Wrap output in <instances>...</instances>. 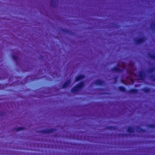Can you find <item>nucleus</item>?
<instances>
[{
  "label": "nucleus",
  "mask_w": 155,
  "mask_h": 155,
  "mask_svg": "<svg viewBox=\"0 0 155 155\" xmlns=\"http://www.w3.org/2000/svg\"><path fill=\"white\" fill-rule=\"evenodd\" d=\"M127 69L128 70L127 72L129 73L130 75L127 77V81H125L126 84H133L134 82V79L135 81H138V82H140L139 81L140 80L143 81L144 76L143 71H141L138 74H135L134 72L135 68L133 63L131 62L129 64L128 68Z\"/></svg>",
  "instance_id": "f257e3e1"
},
{
  "label": "nucleus",
  "mask_w": 155,
  "mask_h": 155,
  "mask_svg": "<svg viewBox=\"0 0 155 155\" xmlns=\"http://www.w3.org/2000/svg\"><path fill=\"white\" fill-rule=\"evenodd\" d=\"M118 68H115L113 69L114 71L116 72H119L122 71L126 68V64L125 63H122L121 64H118Z\"/></svg>",
  "instance_id": "f03ea898"
},
{
  "label": "nucleus",
  "mask_w": 155,
  "mask_h": 155,
  "mask_svg": "<svg viewBox=\"0 0 155 155\" xmlns=\"http://www.w3.org/2000/svg\"><path fill=\"white\" fill-rule=\"evenodd\" d=\"M84 84L83 82H81L78 84L77 85L74 87L71 90V91L73 93H76L77 91H79V89L83 86Z\"/></svg>",
  "instance_id": "7ed1b4c3"
},
{
  "label": "nucleus",
  "mask_w": 155,
  "mask_h": 155,
  "mask_svg": "<svg viewBox=\"0 0 155 155\" xmlns=\"http://www.w3.org/2000/svg\"><path fill=\"white\" fill-rule=\"evenodd\" d=\"M70 83V80H69L65 83L63 86V88H65Z\"/></svg>",
  "instance_id": "20e7f679"
},
{
  "label": "nucleus",
  "mask_w": 155,
  "mask_h": 155,
  "mask_svg": "<svg viewBox=\"0 0 155 155\" xmlns=\"http://www.w3.org/2000/svg\"><path fill=\"white\" fill-rule=\"evenodd\" d=\"M84 76L83 75H81L78 77L75 80V82L79 81L81 79L84 78Z\"/></svg>",
  "instance_id": "39448f33"
},
{
  "label": "nucleus",
  "mask_w": 155,
  "mask_h": 155,
  "mask_svg": "<svg viewBox=\"0 0 155 155\" xmlns=\"http://www.w3.org/2000/svg\"><path fill=\"white\" fill-rule=\"evenodd\" d=\"M103 84V82L100 80H98L95 82V84L97 85H102Z\"/></svg>",
  "instance_id": "423d86ee"
},
{
  "label": "nucleus",
  "mask_w": 155,
  "mask_h": 155,
  "mask_svg": "<svg viewBox=\"0 0 155 155\" xmlns=\"http://www.w3.org/2000/svg\"><path fill=\"white\" fill-rule=\"evenodd\" d=\"M144 39L143 38H141L138 40L137 41V43L138 44L140 43L143 42L144 41Z\"/></svg>",
  "instance_id": "0eeeda50"
},
{
  "label": "nucleus",
  "mask_w": 155,
  "mask_h": 155,
  "mask_svg": "<svg viewBox=\"0 0 155 155\" xmlns=\"http://www.w3.org/2000/svg\"><path fill=\"white\" fill-rule=\"evenodd\" d=\"M127 131L129 132H132L134 131V129L131 127H129L127 129Z\"/></svg>",
  "instance_id": "6e6552de"
},
{
  "label": "nucleus",
  "mask_w": 155,
  "mask_h": 155,
  "mask_svg": "<svg viewBox=\"0 0 155 155\" xmlns=\"http://www.w3.org/2000/svg\"><path fill=\"white\" fill-rule=\"evenodd\" d=\"M120 90L122 91H125V88L124 87H119Z\"/></svg>",
  "instance_id": "1a4fd4ad"
},
{
  "label": "nucleus",
  "mask_w": 155,
  "mask_h": 155,
  "mask_svg": "<svg viewBox=\"0 0 155 155\" xmlns=\"http://www.w3.org/2000/svg\"><path fill=\"white\" fill-rule=\"evenodd\" d=\"M137 91L135 89H133L130 91V92L131 93H136Z\"/></svg>",
  "instance_id": "9d476101"
},
{
  "label": "nucleus",
  "mask_w": 155,
  "mask_h": 155,
  "mask_svg": "<svg viewBox=\"0 0 155 155\" xmlns=\"http://www.w3.org/2000/svg\"><path fill=\"white\" fill-rule=\"evenodd\" d=\"M51 130H48V131L46 132L48 133H51Z\"/></svg>",
  "instance_id": "9b49d317"
},
{
  "label": "nucleus",
  "mask_w": 155,
  "mask_h": 155,
  "mask_svg": "<svg viewBox=\"0 0 155 155\" xmlns=\"http://www.w3.org/2000/svg\"><path fill=\"white\" fill-rule=\"evenodd\" d=\"M149 89H147L146 90H145L146 92H147L149 91Z\"/></svg>",
  "instance_id": "f8f14e48"
},
{
  "label": "nucleus",
  "mask_w": 155,
  "mask_h": 155,
  "mask_svg": "<svg viewBox=\"0 0 155 155\" xmlns=\"http://www.w3.org/2000/svg\"><path fill=\"white\" fill-rule=\"evenodd\" d=\"M21 130V128H18V129L17 130V131Z\"/></svg>",
  "instance_id": "ddd939ff"
},
{
  "label": "nucleus",
  "mask_w": 155,
  "mask_h": 155,
  "mask_svg": "<svg viewBox=\"0 0 155 155\" xmlns=\"http://www.w3.org/2000/svg\"><path fill=\"white\" fill-rule=\"evenodd\" d=\"M122 82L123 83H124V84H126V83H125V81H123V80H122Z\"/></svg>",
  "instance_id": "4468645a"
},
{
  "label": "nucleus",
  "mask_w": 155,
  "mask_h": 155,
  "mask_svg": "<svg viewBox=\"0 0 155 155\" xmlns=\"http://www.w3.org/2000/svg\"><path fill=\"white\" fill-rule=\"evenodd\" d=\"M14 58L15 60V59H16V58Z\"/></svg>",
  "instance_id": "2eb2a0df"
},
{
  "label": "nucleus",
  "mask_w": 155,
  "mask_h": 155,
  "mask_svg": "<svg viewBox=\"0 0 155 155\" xmlns=\"http://www.w3.org/2000/svg\"><path fill=\"white\" fill-rule=\"evenodd\" d=\"M152 58H154V57H152Z\"/></svg>",
  "instance_id": "dca6fc26"
}]
</instances>
